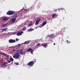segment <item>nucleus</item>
Masks as SVG:
<instances>
[{"mask_svg": "<svg viewBox=\"0 0 80 80\" xmlns=\"http://www.w3.org/2000/svg\"><path fill=\"white\" fill-rule=\"evenodd\" d=\"M20 57V55L18 54V52H17L13 56V58L15 59H18Z\"/></svg>", "mask_w": 80, "mask_h": 80, "instance_id": "f257e3e1", "label": "nucleus"}, {"mask_svg": "<svg viewBox=\"0 0 80 80\" xmlns=\"http://www.w3.org/2000/svg\"><path fill=\"white\" fill-rule=\"evenodd\" d=\"M15 12V11H9L7 12L6 14L8 15H12L14 14Z\"/></svg>", "mask_w": 80, "mask_h": 80, "instance_id": "f03ea898", "label": "nucleus"}, {"mask_svg": "<svg viewBox=\"0 0 80 80\" xmlns=\"http://www.w3.org/2000/svg\"><path fill=\"white\" fill-rule=\"evenodd\" d=\"M10 20V23H15L16 18H11Z\"/></svg>", "mask_w": 80, "mask_h": 80, "instance_id": "7ed1b4c3", "label": "nucleus"}, {"mask_svg": "<svg viewBox=\"0 0 80 80\" xmlns=\"http://www.w3.org/2000/svg\"><path fill=\"white\" fill-rule=\"evenodd\" d=\"M40 18H37V20L36 21L35 25H38V24L39 23V22H40V21L41 20V19H39Z\"/></svg>", "mask_w": 80, "mask_h": 80, "instance_id": "20e7f679", "label": "nucleus"}, {"mask_svg": "<svg viewBox=\"0 0 80 80\" xmlns=\"http://www.w3.org/2000/svg\"><path fill=\"white\" fill-rule=\"evenodd\" d=\"M33 64H34V62L32 61H31L28 63V66H32L33 65Z\"/></svg>", "mask_w": 80, "mask_h": 80, "instance_id": "39448f33", "label": "nucleus"}, {"mask_svg": "<svg viewBox=\"0 0 80 80\" xmlns=\"http://www.w3.org/2000/svg\"><path fill=\"white\" fill-rule=\"evenodd\" d=\"M9 42L10 43H15L16 42L15 40H13L12 39H11L9 40Z\"/></svg>", "mask_w": 80, "mask_h": 80, "instance_id": "423d86ee", "label": "nucleus"}, {"mask_svg": "<svg viewBox=\"0 0 80 80\" xmlns=\"http://www.w3.org/2000/svg\"><path fill=\"white\" fill-rule=\"evenodd\" d=\"M8 18L4 17L2 19V22H5V21H7V20H8Z\"/></svg>", "mask_w": 80, "mask_h": 80, "instance_id": "0eeeda50", "label": "nucleus"}, {"mask_svg": "<svg viewBox=\"0 0 80 80\" xmlns=\"http://www.w3.org/2000/svg\"><path fill=\"white\" fill-rule=\"evenodd\" d=\"M7 63L5 62L1 64V65L2 67H6L7 65Z\"/></svg>", "mask_w": 80, "mask_h": 80, "instance_id": "6e6552de", "label": "nucleus"}, {"mask_svg": "<svg viewBox=\"0 0 80 80\" xmlns=\"http://www.w3.org/2000/svg\"><path fill=\"white\" fill-rule=\"evenodd\" d=\"M19 50H20L19 52L20 54H21V55H24V53H25V52H23V50H22V49Z\"/></svg>", "mask_w": 80, "mask_h": 80, "instance_id": "1a4fd4ad", "label": "nucleus"}, {"mask_svg": "<svg viewBox=\"0 0 80 80\" xmlns=\"http://www.w3.org/2000/svg\"><path fill=\"white\" fill-rule=\"evenodd\" d=\"M44 44H46V43H44V44H42L41 45L44 48H46L47 47L48 45L47 44L44 45Z\"/></svg>", "mask_w": 80, "mask_h": 80, "instance_id": "9d476101", "label": "nucleus"}, {"mask_svg": "<svg viewBox=\"0 0 80 80\" xmlns=\"http://www.w3.org/2000/svg\"><path fill=\"white\" fill-rule=\"evenodd\" d=\"M7 29H8V28L2 29V32H5V31H6V30H7Z\"/></svg>", "mask_w": 80, "mask_h": 80, "instance_id": "9b49d317", "label": "nucleus"}, {"mask_svg": "<svg viewBox=\"0 0 80 80\" xmlns=\"http://www.w3.org/2000/svg\"><path fill=\"white\" fill-rule=\"evenodd\" d=\"M33 28H30L28 31H28L29 32H32V31H33Z\"/></svg>", "mask_w": 80, "mask_h": 80, "instance_id": "f8f14e48", "label": "nucleus"}, {"mask_svg": "<svg viewBox=\"0 0 80 80\" xmlns=\"http://www.w3.org/2000/svg\"><path fill=\"white\" fill-rule=\"evenodd\" d=\"M47 24V22H45L43 23L42 25H41V27H43L45 25H46Z\"/></svg>", "mask_w": 80, "mask_h": 80, "instance_id": "ddd939ff", "label": "nucleus"}, {"mask_svg": "<svg viewBox=\"0 0 80 80\" xmlns=\"http://www.w3.org/2000/svg\"><path fill=\"white\" fill-rule=\"evenodd\" d=\"M22 32H19L18 33L17 35H18V36H19V35H22Z\"/></svg>", "mask_w": 80, "mask_h": 80, "instance_id": "4468645a", "label": "nucleus"}, {"mask_svg": "<svg viewBox=\"0 0 80 80\" xmlns=\"http://www.w3.org/2000/svg\"><path fill=\"white\" fill-rule=\"evenodd\" d=\"M18 16H17V14H15L13 16V18H17Z\"/></svg>", "mask_w": 80, "mask_h": 80, "instance_id": "2eb2a0df", "label": "nucleus"}, {"mask_svg": "<svg viewBox=\"0 0 80 80\" xmlns=\"http://www.w3.org/2000/svg\"><path fill=\"white\" fill-rule=\"evenodd\" d=\"M53 36V34H52L48 36V37H49V38H51V37H52Z\"/></svg>", "mask_w": 80, "mask_h": 80, "instance_id": "dca6fc26", "label": "nucleus"}, {"mask_svg": "<svg viewBox=\"0 0 80 80\" xmlns=\"http://www.w3.org/2000/svg\"><path fill=\"white\" fill-rule=\"evenodd\" d=\"M7 25L6 24H3L2 25V26L3 27H6V26H7Z\"/></svg>", "mask_w": 80, "mask_h": 80, "instance_id": "f3484780", "label": "nucleus"}, {"mask_svg": "<svg viewBox=\"0 0 80 80\" xmlns=\"http://www.w3.org/2000/svg\"><path fill=\"white\" fill-rule=\"evenodd\" d=\"M32 50V48H30L27 50V52H31Z\"/></svg>", "mask_w": 80, "mask_h": 80, "instance_id": "a211bd4d", "label": "nucleus"}, {"mask_svg": "<svg viewBox=\"0 0 80 80\" xmlns=\"http://www.w3.org/2000/svg\"><path fill=\"white\" fill-rule=\"evenodd\" d=\"M10 60L11 62H13V58H10Z\"/></svg>", "mask_w": 80, "mask_h": 80, "instance_id": "6ab92c4d", "label": "nucleus"}, {"mask_svg": "<svg viewBox=\"0 0 80 80\" xmlns=\"http://www.w3.org/2000/svg\"><path fill=\"white\" fill-rule=\"evenodd\" d=\"M28 10H27V9H26L25 10V12L26 13H28Z\"/></svg>", "mask_w": 80, "mask_h": 80, "instance_id": "aec40b11", "label": "nucleus"}, {"mask_svg": "<svg viewBox=\"0 0 80 80\" xmlns=\"http://www.w3.org/2000/svg\"><path fill=\"white\" fill-rule=\"evenodd\" d=\"M14 64L16 65H18L19 63L18 62H15Z\"/></svg>", "mask_w": 80, "mask_h": 80, "instance_id": "412c9836", "label": "nucleus"}, {"mask_svg": "<svg viewBox=\"0 0 80 80\" xmlns=\"http://www.w3.org/2000/svg\"><path fill=\"white\" fill-rule=\"evenodd\" d=\"M55 13H54L52 15V17L53 18L55 17Z\"/></svg>", "mask_w": 80, "mask_h": 80, "instance_id": "4be33fe9", "label": "nucleus"}, {"mask_svg": "<svg viewBox=\"0 0 80 80\" xmlns=\"http://www.w3.org/2000/svg\"><path fill=\"white\" fill-rule=\"evenodd\" d=\"M24 44H28V41H27V42L26 41V42L24 43Z\"/></svg>", "mask_w": 80, "mask_h": 80, "instance_id": "5701e85b", "label": "nucleus"}, {"mask_svg": "<svg viewBox=\"0 0 80 80\" xmlns=\"http://www.w3.org/2000/svg\"><path fill=\"white\" fill-rule=\"evenodd\" d=\"M32 25V23H30L29 24L28 26H31V25Z\"/></svg>", "mask_w": 80, "mask_h": 80, "instance_id": "b1692460", "label": "nucleus"}, {"mask_svg": "<svg viewBox=\"0 0 80 80\" xmlns=\"http://www.w3.org/2000/svg\"><path fill=\"white\" fill-rule=\"evenodd\" d=\"M40 43H37V46H40Z\"/></svg>", "mask_w": 80, "mask_h": 80, "instance_id": "393cba45", "label": "nucleus"}, {"mask_svg": "<svg viewBox=\"0 0 80 80\" xmlns=\"http://www.w3.org/2000/svg\"><path fill=\"white\" fill-rule=\"evenodd\" d=\"M19 40V39H18L17 38H16V42H18V41Z\"/></svg>", "mask_w": 80, "mask_h": 80, "instance_id": "a878e982", "label": "nucleus"}, {"mask_svg": "<svg viewBox=\"0 0 80 80\" xmlns=\"http://www.w3.org/2000/svg\"><path fill=\"white\" fill-rule=\"evenodd\" d=\"M26 30V28H23L22 29L23 30Z\"/></svg>", "mask_w": 80, "mask_h": 80, "instance_id": "bb28decb", "label": "nucleus"}, {"mask_svg": "<svg viewBox=\"0 0 80 80\" xmlns=\"http://www.w3.org/2000/svg\"><path fill=\"white\" fill-rule=\"evenodd\" d=\"M0 60H2V58H1V56H0Z\"/></svg>", "mask_w": 80, "mask_h": 80, "instance_id": "cd10ccee", "label": "nucleus"}, {"mask_svg": "<svg viewBox=\"0 0 80 80\" xmlns=\"http://www.w3.org/2000/svg\"><path fill=\"white\" fill-rule=\"evenodd\" d=\"M27 24V22H25L24 23V25H26Z\"/></svg>", "mask_w": 80, "mask_h": 80, "instance_id": "c85d7f7f", "label": "nucleus"}, {"mask_svg": "<svg viewBox=\"0 0 80 80\" xmlns=\"http://www.w3.org/2000/svg\"><path fill=\"white\" fill-rule=\"evenodd\" d=\"M13 52H15V51H16V50H15V49H13V50H12Z\"/></svg>", "mask_w": 80, "mask_h": 80, "instance_id": "c756f323", "label": "nucleus"}, {"mask_svg": "<svg viewBox=\"0 0 80 80\" xmlns=\"http://www.w3.org/2000/svg\"><path fill=\"white\" fill-rule=\"evenodd\" d=\"M10 62H11V61L10 60L8 62V63H10Z\"/></svg>", "mask_w": 80, "mask_h": 80, "instance_id": "7c9ffc66", "label": "nucleus"}, {"mask_svg": "<svg viewBox=\"0 0 80 80\" xmlns=\"http://www.w3.org/2000/svg\"><path fill=\"white\" fill-rule=\"evenodd\" d=\"M27 42H28V43H30V41H28Z\"/></svg>", "mask_w": 80, "mask_h": 80, "instance_id": "2f4dec72", "label": "nucleus"}, {"mask_svg": "<svg viewBox=\"0 0 80 80\" xmlns=\"http://www.w3.org/2000/svg\"><path fill=\"white\" fill-rule=\"evenodd\" d=\"M31 51L34 52V50H32V49Z\"/></svg>", "mask_w": 80, "mask_h": 80, "instance_id": "473e14b6", "label": "nucleus"}, {"mask_svg": "<svg viewBox=\"0 0 80 80\" xmlns=\"http://www.w3.org/2000/svg\"><path fill=\"white\" fill-rule=\"evenodd\" d=\"M31 53H32V54L33 53V51H31Z\"/></svg>", "mask_w": 80, "mask_h": 80, "instance_id": "72a5a7b5", "label": "nucleus"}, {"mask_svg": "<svg viewBox=\"0 0 80 80\" xmlns=\"http://www.w3.org/2000/svg\"><path fill=\"white\" fill-rule=\"evenodd\" d=\"M68 40H67V43H68Z\"/></svg>", "mask_w": 80, "mask_h": 80, "instance_id": "f704fd0d", "label": "nucleus"}, {"mask_svg": "<svg viewBox=\"0 0 80 80\" xmlns=\"http://www.w3.org/2000/svg\"><path fill=\"white\" fill-rule=\"evenodd\" d=\"M13 34H16V33H13Z\"/></svg>", "mask_w": 80, "mask_h": 80, "instance_id": "c9c22d12", "label": "nucleus"}, {"mask_svg": "<svg viewBox=\"0 0 80 80\" xmlns=\"http://www.w3.org/2000/svg\"><path fill=\"white\" fill-rule=\"evenodd\" d=\"M53 44H54V45H55V43H54Z\"/></svg>", "mask_w": 80, "mask_h": 80, "instance_id": "e433bc0d", "label": "nucleus"}, {"mask_svg": "<svg viewBox=\"0 0 80 80\" xmlns=\"http://www.w3.org/2000/svg\"><path fill=\"white\" fill-rule=\"evenodd\" d=\"M34 62H36V60H35Z\"/></svg>", "mask_w": 80, "mask_h": 80, "instance_id": "4c0bfd02", "label": "nucleus"}, {"mask_svg": "<svg viewBox=\"0 0 80 80\" xmlns=\"http://www.w3.org/2000/svg\"><path fill=\"white\" fill-rule=\"evenodd\" d=\"M32 62H34V61H32Z\"/></svg>", "mask_w": 80, "mask_h": 80, "instance_id": "58836bf2", "label": "nucleus"}]
</instances>
